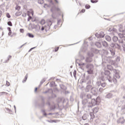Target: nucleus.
I'll list each match as a JSON object with an SVG mask.
<instances>
[{"label":"nucleus","mask_w":125,"mask_h":125,"mask_svg":"<svg viewBox=\"0 0 125 125\" xmlns=\"http://www.w3.org/2000/svg\"><path fill=\"white\" fill-rule=\"evenodd\" d=\"M100 102H101V100L99 97H97L96 100L93 99L91 100V104L90 105V106H95V105L98 104V103H100Z\"/></svg>","instance_id":"1"},{"label":"nucleus","mask_w":125,"mask_h":125,"mask_svg":"<svg viewBox=\"0 0 125 125\" xmlns=\"http://www.w3.org/2000/svg\"><path fill=\"white\" fill-rule=\"evenodd\" d=\"M31 14L32 15H34V11H33L32 9H30L29 11H27V15L29 17L27 21H30V20H31L32 17L30 16Z\"/></svg>","instance_id":"2"},{"label":"nucleus","mask_w":125,"mask_h":125,"mask_svg":"<svg viewBox=\"0 0 125 125\" xmlns=\"http://www.w3.org/2000/svg\"><path fill=\"white\" fill-rule=\"evenodd\" d=\"M98 110H99V108L98 107H95L93 109V113H97V112H98Z\"/></svg>","instance_id":"3"},{"label":"nucleus","mask_w":125,"mask_h":125,"mask_svg":"<svg viewBox=\"0 0 125 125\" xmlns=\"http://www.w3.org/2000/svg\"><path fill=\"white\" fill-rule=\"evenodd\" d=\"M22 14V13L20 11L17 12L15 14L16 16H20Z\"/></svg>","instance_id":"4"},{"label":"nucleus","mask_w":125,"mask_h":125,"mask_svg":"<svg viewBox=\"0 0 125 125\" xmlns=\"http://www.w3.org/2000/svg\"><path fill=\"white\" fill-rule=\"evenodd\" d=\"M103 45L104 46H105V47L108 46V44L107 43V42L105 41L103 42Z\"/></svg>","instance_id":"5"},{"label":"nucleus","mask_w":125,"mask_h":125,"mask_svg":"<svg viewBox=\"0 0 125 125\" xmlns=\"http://www.w3.org/2000/svg\"><path fill=\"white\" fill-rule=\"evenodd\" d=\"M27 36L29 38H34V35L31 33H27Z\"/></svg>","instance_id":"6"},{"label":"nucleus","mask_w":125,"mask_h":125,"mask_svg":"<svg viewBox=\"0 0 125 125\" xmlns=\"http://www.w3.org/2000/svg\"><path fill=\"white\" fill-rule=\"evenodd\" d=\"M41 25H44V24H45V20H42L41 21Z\"/></svg>","instance_id":"7"},{"label":"nucleus","mask_w":125,"mask_h":125,"mask_svg":"<svg viewBox=\"0 0 125 125\" xmlns=\"http://www.w3.org/2000/svg\"><path fill=\"white\" fill-rule=\"evenodd\" d=\"M47 23L48 24V26H51V25H52V22H51V21H48Z\"/></svg>","instance_id":"8"},{"label":"nucleus","mask_w":125,"mask_h":125,"mask_svg":"<svg viewBox=\"0 0 125 125\" xmlns=\"http://www.w3.org/2000/svg\"><path fill=\"white\" fill-rule=\"evenodd\" d=\"M90 115L91 116V119H94V114L93 112L90 113Z\"/></svg>","instance_id":"9"},{"label":"nucleus","mask_w":125,"mask_h":125,"mask_svg":"<svg viewBox=\"0 0 125 125\" xmlns=\"http://www.w3.org/2000/svg\"><path fill=\"white\" fill-rule=\"evenodd\" d=\"M85 8H86V9H89V8H90V5L86 4L85 6Z\"/></svg>","instance_id":"10"},{"label":"nucleus","mask_w":125,"mask_h":125,"mask_svg":"<svg viewBox=\"0 0 125 125\" xmlns=\"http://www.w3.org/2000/svg\"><path fill=\"white\" fill-rule=\"evenodd\" d=\"M98 0H91V2L92 3H96V2H98Z\"/></svg>","instance_id":"11"},{"label":"nucleus","mask_w":125,"mask_h":125,"mask_svg":"<svg viewBox=\"0 0 125 125\" xmlns=\"http://www.w3.org/2000/svg\"><path fill=\"white\" fill-rule=\"evenodd\" d=\"M105 75H107L108 76H109V75H110L111 74V73H110V71H106L104 72Z\"/></svg>","instance_id":"12"},{"label":"nucleus","mask_w":125,"mask_h":125,"mask_svg":"<svg viewBox=\"0 0 125 125\" xmlns=\"http://www.w3.org/2000/svg\"><path fill=\"white\" fill-rule=\"evenodd\" d=\"M20 8H21L20 6H17L15 7L16 10H18V11H19V10H20Z\"/></svg>","instance_id":"13"},{"label":"nucleus","mask_w":125,"mask_h":125,"mask_svg":"<svg viewBox=\"0 0 125 125\" xmlns=\"http://www.w3.org/2000/svg\"><path fill=\"white\" fill-rule=\"evenodd\" d=\"M7 24L9 26H12V23L11 22V21H8L7 22Z\"/></svg>","instance_id":"14"},{"label":"nucleus","mask_w":125,"mask_h":125,"mask_svg":"<svg viewBox=\"0 0 125 125\" xmlns=\"http://www.w3.org/2000/svg\"><path fill=\"white\" fill-rule=\"evenodd\" d=\"M101 86H102L103 87H105L106 86V83H102Z\"/></svg>","instance_id":"15"},{"label":"nucleus","mask_w":125,"mask_h":125,"mask_svg":"<svg viewBox=\"0 0 125 125\" xmlns=\"http://www.w3.org/2000/svg\"><path fill=\"white\" fill-rule=\"evenodd\" d=\"M6 84L7 86H9V85H10V83L9 82H8V81H6Z\"/></svg>","instance_id":"16"},{"label":"nucleus","mask_w":125,"mask_h":125,"mask_svg":"<svg viewBox=\"0 0 125 125\" xmlns=\"http://www.w3.org/2000/svg\"><path fill=\"white\" fill-rule=\"evenodd\" d=\"M6 17H7V18H10L11 16H10V15L9 14V13L6 14Z\"/></svg>","instance_id":"17"},{"label":"nucleus","mask_w":125,"mask_h":125,"mask_svg":"<svg viewBox=\"0 0 125 125\" xmlns=\"http://www.w3.org/2000/svg\"><path fill=\"white\" fill-rule=\"evenodd\" d=\"M59 49V47L55 48V51L56 52V51H58V50Z\"/></svg>","instance_id":"18"},{"label":"nucleus","mask_w":125,"mask_h":125,"mask_svg":"<svg viewBox=\"0 0 125 125\" xmlns=\"http://www.w3.org/2000/svg\"><path fill=\"white\" fill-rule=\"evenodd\" d=\"M83 120H86V115H83Z\"/></svg>","instance_id":"19"},{"label":"nucleus","mask_w":125,"mask_h":125,"mask_svg":"<svg viewBox=\"0 0 125 125\" xmlns=\"http://www.w3.org/2000/svg\"><path fill=\"white\" fill-rule=\"evenodd\" d=\"M81 12H82V13H84V12H85V9H83Z\"/></svg>","instance_id":"20"},{"label":"nucleus","mask_w":125,"mask_h":125,"mask_svg":"<svg viewBox=\"0 0 125 125\" xmlns=\"http://www.w3.org/2000/svg\"><path fill=\"white\" fill-rule=\"evenodd\" d=\"M119 36H120V37L121 38H124V35H123V34H122L120 33V34H119Z\"/></svg>","instance_id":"21"},{"label":"nucleus","mask_w":125,"mask_h":125,"mask_svg":"<svg viewBox=\"0 0 125 125\" xmlns=\"http://www.w3.org/2000/svg\"><path fill=\"white\" fill-rule=\"evenodd\" d=\"M20 31L21 33H24V30L23 29H21Z\"/></svg>","instance_id":"22"},{"label":"nucleus","mask_w":125,"mask_h":125,"mask_svg":"<svg viewBox=\"0 0 125 125\" xmlns=\"http://www.w3.org/2000/svg\"><path fill=\"white\" fill-rule=\"evenodd\" d=\"M52 17L54 19H55V16L54 15V14H53L52 15Z\"/></svg>","instance_id":"23"},{"label":"nucleus","mask_w":125,"mask_h":125,"mask_svg":"<svg viewBox=\"0 0 125 125\" xmlns=\"http://www.w3.org/2000/svg\"><path fill=\"white\" fill-rule=\"evenodd\" d=\"M107 39H108V40H109V41H111V38H110V37L107 36V37H106V39H107Z\"/></svg>","instance_id":"24"},{"label":"nucleus","mask_w":125,"mask_h":125,"mask_svg":"<svg viewBox=\"0 0 125 125\" xmlns=\"http://www.w3.org/2000/svg\"><path fill=\"white\" fill-rule=\"evenodd\" d=\"M90 105H91V103H89L88 104V106L89 107H93V106H90Z\"/></svg>","instance_id":"25"},{"label":"nucleus","mask_w":125,"mask_h":125,"mask_svg":"<svg viewBox=\"0 0 125 125\" xmlns=\"http://www.w3.org/2000/svg\"><path fill=\"white\" fill-rule=\"evenodd\" d=\"M1 94H7V93L4 92H1Z\"/></svg>","instance_id":"26"},{"label":"nucleus","mask_w":125,"mask_h":125,"mask_svg":"<svg viewBox=\"0 0 125 125\" xmlns=\"http://www.w3.org/2000/svg\"><path fill=\"white\" fill-rule=\"evenodd\" d=\"M83 65H84V63L79 64V66H83Z\"/></svg>","instance_id":"27"},{"label":"nucleus","mask_w":125,"mask_h":125,"mask_svg":"<svg viewBox=\"0 0 125 125\" xmlns=\"http://www.w3.org/2000/svg\"><path fill=\"white\" fill-rule=\"evenodd\" d=\"M76 71H75L74 72V76L75 78H76Z\"/></svg>","instance_id":"28"},{"label":"nucleus","mask_w":125,"mask_h":125,"mask_svg":"<svg viewBox=\"0 0 125 125\" xmlns=\"http://www.w3.org/2000/svg\"><path fill=\"white\" fill-rule=\"evenodd\" d=\"M43 30H44V27H42V28H41V30L43 31Z\"/></svg>","instance_id":"29"},{"label":"nucleus","mask_w":125,"mask_h":125,"mask_svg":"<svg viewBox=\"0 0 125 125\" xmlns=\"http://www.w3.org/2000/svg\"><path fill=\"white\" fill-rule=\"evenodd\" d=\"M37 90H38V88H35V92H37Z\"/></svg>","instance_id":"30"},{"label":"nucleus","mask_w":125,"mask_h":125,"mask_svg":"<svg viewBox=\"0 0 125 125\" xmlns=\"http://www.w3.org/2000/svg\"><path fill=\"white\" fill-rule=\"evenodd\" d=\"M56 10H57V11H59V10H60V9H59V8H57V9H56Z\"/></svg>","instance_id":"31"},{"label":"nucleus","mask_w":125,"mask_h":125,"mask_svg":"<svg viewBox=\"0 0 125 125\" xmlns=\"http://www.w3.org/2000/svg\"><path fill=\"white\" fill-rule=\"evenodd\" d=\"M8 30H9V32H11V30L10 29V27L8 28Z\"/></svg>","instance_id":"32"},{"label":"nucleus","mask_w":125,"mask_h":125,"mask_svg":"<svg viewBox=\"0 0 125 125\" xmlns=\"http://www.w3.org/2000/svg\"><path fill=\"white\" fill-rule=\"evenodd\" d=\"M99 90L100 91V90H102V88H100V89H99Z\"/></svg>","instance_id":"33"},{"label":"nucleus","mask_w":125,"mask_h":125,"mask_svg":"<svg viewBox=\"0 0 125 125\" xmlns=\"http://www.w3.org/2000/svg\"><path fill=\"white\" fill-rule=\"evenodd\" d=\"M113 39H116V40H118V38H117L116 37H114Z\"/></svg>","instance_id":"34"},{"label":"nucleus","mask_w":125,"mask_h":125,"mask_svg":"<svg viewBox=\"0 0 125 125\" xmlns=\"http://www.w3.org/2000/svg\"><path fill=\"white\" fill-rule=\"evenodd\" d=\"M84 125H89V124H84Z\"/></svg>","instance_id":"35"},{"label":"nucleus","mask_w":125,"mask_h":125,"mask_svg":"<svg viewBox=\"0 0 125 125\" xmlns=\"http://www.w3.org/2000/svg\"><path fill=\"white\" fill-rule=\"evenodd\" d=\"M25 81H27V78H25V80H24V82H25Z\"/></svg>","instance_id":"36"},{"label":"nucleus","mask_w":125,"mask_h":125,"mask_svg":"<svg viewBox=\"0 0 125 125\" xmlns=\"http://www.w3.org/2000/svg\"><path fill=\"white\" fill-rule=\"evenodd\" d=\"M102 38H104V35L102 37Z\"/></svg>","instance_id":"37"},{"label":"nucleus","mask_w":125,"mask_h":125,"mask_svg":"<svg viewBox=\"0 0 125 125\" xmlns=\"http://www.w3.org/2000/svg\"><path fill=\"white\" fill-rule=\"evenodd\" d=\"M99 43V44H100V45H101V44H100V43Z\"/></svg>","instance_id":"38"},{"label":"nucleus","mask_w":125,"mask_h":125,"mask_svg":"<svg viewBox=\"0 0 125 125\" xmlns=\"http://www.w3.org/2000/svg\"><path fill=\"white\" fill-rule=\"evenodd\" d=\"M56 2H57V0H56Z\"/></svg>","instance_id":"39"},{"label":"nucleus","mask_w":125,"mask_h":125,"mask_svg":"<svg viewBox=\"0 0 125 125\" xmlns=\"http://www.w3.org/2000/svg\"><path fill=\"white\" fill-rule=\"evenodd\" d=\"M86 62H88V61H86Z\"/></svg>","instance_id":"40"}]
</instances>
